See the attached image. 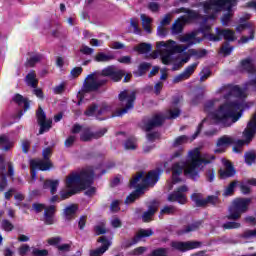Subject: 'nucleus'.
Returning a JSON list of instances; mask_svg holds the SVG:
<instances>
[{
  "label": "nucleus",
  "mask_w": 256,
  "mask_h": 256,
  "mask_svg": "<svg viewBox=\"0 0 256 256\" xmlns=\"http://www.w3.org/2000/svg\"><path fill=\"white\" fill-rule=\"evenodd\" d=\"M183 13H187V16L182 17L183 23H190V21H197L201 19V14L197 13L195 10H190L187 8H181Z\"/></svg>",
  "instance_id": "b1692460"
},
{
  "label": "nucleus",
  "mask_w": 256,
  "mask_h": 256,
  "mask_svg": "<svg viewBox=\"0 0 256 256\" xmlns=\"http://www.w3.org/2000/svg\"><path fill=\"white\" fill-rule=\"evenodd\" d=\"M15 226H13V223H11V221L4 219L2 220V229H4V231H13Z\"/></svg>",
  "instance_id": "0e129e2a"
},
{
  "label": "nucleus",
  "mask_w": 256,
  "mask_h": 256,
  "mask_svg": "<svg viewBox=\"0 0 256 256\" xmlns=\"http://www.w3.org/2000/svg\"><path fill=\"white\" fill-rule=\"evenodd\" d=\"M156 47L157 49L164 47V49L160 51V57L164 65H171L175 53H183V51L187 49V47H184L183 45H177V42L173 40L156 42Z\"/></svg>",
  "instance_id": "423d86ee"
},
{
  "label": "nucleus",
  "mask_w": 256,
  "mask_h": 256,
  "mask_svg": "<svg viewBox=\"0 0 256 256\" xmlns=\"http://www.w3.org/2000/svg\"><path fill=\"white\" fill-rule=\"evenodd\" d=\"M191 201H193L196 207H205V199H203V194L201 193H193Z\"/></svg>",
  "instance_id": "473e14b6"
},
{
  "label": "nucleus",
  "mask_w": 256,
  "mask_h": 256,
  "mask_svg": "<svg viewBox=\"0 0 256 256\" xmlns=\"http://www.w3.org/2000/svg\"><path fill=\"white\" fill-rule=\"evenodd\" d=\"M203 243L199 241H187V242H181V241H172L170 243V246L175 251H180L181 253H185L187 251H191L193 249H199Z\"/></svg>",
  "instance_id": "f8f14e48"
},
{
  "label": "nucleus",
  "mask_w": 256,
  "mask_h": 256,
  "mask_svg": "<svg viewBox=\"0 0 256 256\" xmlns=\"http://www.w3.org/2000/svg\"><path fill=\"white\" fill-rule=\"evenodd\" d=\"M219 203H221V201L219 200V196L210 195L205 198L204 207H206L208 205H213L215 207V206L219 205Z\"/></svg>",
  "instance_id": "e433bc0d"
},
{
  "label": "nucleus",
  "mask_w": 256,
  "mask_h": 256,
  "mask_svg": "<svg viewBox=\"0 0 256 256\" xmlns=\"http://www.w3.org/2000/svg\"><path fill=\"white\" fill-rule=\"evenodd\" d=\"M181 115V110L179 108L169 110V116H163V114H155L149 119H144V130L149 133V131H153V129H157V127H162L163 123H165L166 119H177Z\"/></svg>",
  "instance_id": "0eeeda50"
},
{
  "label": "nucleus",
  "mask_w": 256,
  "mask_h": 256,
  "mask_svg": "<svg viewBox=\"0 0 256 256\" xmlns=\"http://www.w3.org/2000/svg\"><path fill=\"white\" fill-rule=\"evenodd\" d=\"M221 39H225L227 43L229 41H235V31L231 29H221V28H216V35L215 34H208V40L209 41H221Z\"/></svg>",
  "instance_id": "9b49d317"
},
{
  "label": "nucleus",
  "mask_w": 256,
  "mask_h": 256,
  "mask_svg": "<svg viewBox=\"0 0 256 256\" xmlns=\"http://www.w3.org/2000/svg\"><path fill=\"white\" fill-rule=\"evenodd\" d=\"M101 77H109L114 83H119L124 77V83H129L133 75L126 74L125 70L117 69V66L111 65L104 68L101 72L89 74L86 78L88 81L86 80L83 84V91L85 93H91L93 91H99L101 87H105V84L109 83V80Z\"/></svg>",
  "instance_id": "f03ea898"
},
{
  "label": "nucleus",
  "mask_w": 256,
  "mask_h": 256,
  "mask_svg": "<svg viewBox=\"0 0 256 256\" xmlns=\"http://www.w3.org/2000/svg\"><path fill=\"white\" fill-rule=\"evenodd\" d=\"M203 224V221H197L187 226H184L183 229L178 231V235H185V233H191V231H197Z\"/></svg>",
  "instance_id": "cd10ccee"
},
{
  "label": "nucleus",
  "mask_w": 256,
  "mask_h": 256,
  "mask_svg": "<svg viewBox=\"0 0 256 256\" xmlns=\"http://www.w3.org/2000/svg\"><path fill=\"white\" fill-rule=\"evenodd\" d=\"M179 33H183V23L178 19L172 25V35H179Z\"/></svg>",
  "instance_id": "a18cd8bd"
},
{
  "label": "nucleus",
  "mask_w": 256,
  "mask_h": 256,
  "mask_svg": "<svg viewBox=\"0 0 256 256\" xmlns=\"http://www.w3.org/2000/svg\"><path fill=\"white\" fill-rule=\"evenodd\" d=\"M209 77H211V70L209 68H204L201 72H200V81H207V79H209Z\"/></svg>",
  "instance_id": "e2e57ef3"
},
{
  "label": "nucleus",
  "mask_w": 256,
  "mask_h": 256,
  "mask_svg": "<svg viewBox=\"0 0 256 256\" xmlns=\"http://www.w3.org/2000/svg\"><path fill=\"white\" fill-rule=\"evenodd\" d=\"M198 65H199V62H194L193 64L187 66L185 70L182 72V74H184V76L187 79H189V77H191V75L195 73V70L197 69Z\"/></svg>",
  "instance_id": "ea45409f"
},
{
  "label": "nucleus",
  "mask_w": 256,
  "mask_h": 256,
  "mask_svg": "<svg viewBox=\"0 0 256 256\" xmlns=\"http://www.w3.org/2000/svg\"><path fill=\"white\" fill-rule=\"evenodd\" d=\"M150 256H167V248H157L151 252Z\"/></svg>",
  "instance_id": "69168bd1"
},
{
  "label": "nucleus",
  "mask_w": 256,
  "mask_h": 256,
  "mask_svg": "<svg viewBox=\"0 0 256 256\" xmlns=\"http://www.w3.org/2000/svg\"><path fill=\"white\" fill-rule=\"evenodd\" d=\"M211 161H215V155L205 154L204 158H201V151L199 148L190 150L188 153V166L185 169V175L193 181H197V179H199V171H201L203 163L204 165H209Z\"/></svg>",
  "instance_id": "20e7f679"
},
{
  "label": "nucleus",
  "mask_w": 256,
  "mask_h": 256,
  "mask_svg": "<svg viewBox=\"0 0 256 256\" xmlns=\"http://www.w3.org/2000/svg\"><path fill=\"white\" fill-rule=\"evenodd\" d=\"M187 191H189L187 185H182L178 187L177 190L173 191L168 195V201H170L171 203L177 202L180 203V205H185V203H187V196L185 195Z\"/></svg>",
  "instance_id": "ddd939ff"
},
{
  "label": "nucleus",
  "mask_w": 256,
  "mask_h": 256,
  "mask_svg": "<svg viewBox=\"0 0 256 256\" xmlns=\"http://www.w3.org/2000/svg\"><path fill=\"white\" fill-rule=\"evenodd\" d=\"M151 49H153V46H151V44L141 43L135 48V51H137L140 54H143L150 53Z\"/></svg>",
  "instance_id": "37998d69"
},
{
  "label": "nucleus",
  "mask_w": 256,
  "mask_h": 256,
  "mask_svg": "<svg viewBox=\"0 0 256 256\" xmlns=\"http://www.w3.org/2000/svg\"><path fill=\"white\" fill-rule=\"evenodd\" d=\"M105 133H107L106 128L97 132H91V128H84L80 134V141L87 143L89 141H93V139H101Z\"/></svg>",
  "instance_id": "2eb2a0df"
},
{
  "label": "nucleus",
  "mask_w": 256,
  "mask_h": 256,
  "mask_svg": "<svg viewBox=\"0 0 256 256\" xmlns=\"http://www.w3.org/2000/svg\"><path fill=\"white\" fill-rule=\"evenodd\" d=\"M40 130H39V134L43 135V133H45V131H49V129H51V125H53V120L49 119V120H45L44 122L40 123Z\"/></svg>",
  "instance_id": "49530a36"
},
{
  "label": "nucleus",
  "mask_w": 256,
  "mask_h": 256,
  "mask_svg": "<svg viewBox=\"0 0 256 256\" xmlns=\"http://www.w3.org/2000/svg\"><path fill=\"white\" fill-rule=\"evenodd\" d=\"M229 42H224L223 46L221 47V51L224 55H231L233 53V46H229Z\"/></svg>",
  "instance_id": "680f3d73"
},
{
  "label": "nucleus",
  "mask_w": 256,
  "mask_h": 256,
  "mask_svg": "<svg viewBox=\"0 0 256 256\" xmlns=\"http://www.w3.org/2000/svg\"><path fill=\"white\" fill-rule=\"evenodd\" d=\"M0 149H2V151H9L13 149V141L9 139V136L5 134L0 136Z\"/></svg>",
  "instance_id": "bb28decb"
},
{
  "label": "nucleus",
  "mask_w": 256,
  "mask_h": 256,
  "mask_svg": "<svg viewBox=\"0 0 256 256\" xmlns=\"http://www.w3.org/2000/svg\"><path fill=\"white\" fill-rule=\"evenodd\" d=\"M237 185H239V181L234 180L232 181L224 190V197H231V195H233V193H235V187H237Z\"/></svg>",
  "instance_id": "c9c22d12"
},
{
  "label": "nucleus",
  "mask_w": 256,
  "mask_h": 256,
  "mask_svg": "<svg viewBox=\"0 0 256 256\" xmlns=\"http://www.w3.org/2000/svg\"><path fill=\"white\" fill-rule=\"evenodd\" d=\"M40 61H43V55L41 54H36L32 57H30V59L28 60V65L29 67H35V65H37V63H39Z\"/></svg>",
  "instance_id": "8fccbe9b"
},
{
  "label": "nucleus",
  "mask_w": 256,
  "mask_h": 256,
  "mask_svg": "<svg viewBox=\"0 0 256 256\" xmlns=\"http://www.w3.org/2000/svg\"><path fill=\"white\" fill-rule=\"evenodd\" d=\"M188 53L190 57H196V59H203L205 55H207V50H197V49H189Z\"/></svg>",
  "instance_id": "a19ab883"
},
{
  "label": "nucleus",
  "mask_w": 256,
  "mask_h": 256,
  "mask_svg": "<svg viewBox=\"0 0 256 256\" xmlns=\"http://www.w3.org/2000/svg\"><path fill=\"white\" fill-rule=\"evenodd\" d=\"M241 69L242 71H246V73H255V66L253 65V59L246 58L242 60Z\"/></svg>",
  "instance_id": "c756f323"
},
{
  "label": "nucleus",
  "mask_w": 256,
  "mask_h": 256,
  "mask_svg": "<svg viewBox=\"0 0 256 256\" xmlns=\"http://www.w3.org/2000/svg\"><path fill=\"white\" fill-rule=\"evenodd\" d=\"M36 117L39 125L40 123H44L45 121H47V114H45V111H43V108H41V106H39L38 110L36 111Z\"/></svg>",
  "instance_id": "de8ad7c7"
},
{
  "label": "nucleus",
  "mask_w": 256,
  "mask_h": 256,
  "mask_svg": "<svg viewBox=\"0 0 256 256\" xmlns=\"http://www.w3.org/2000/svg\"><path fill=\"white\" fill-rule=\"evenodd\" d=\"M147 207H148V211H145L142 214V221L144 223H149V221H151L153 219V216L155 215V213H157V211H159V201L153 200V201L149 202Z\"/></svg>",
  "instance_id": "6ab92c4d"
},
{
  "label": "nucleus",
  "mask_w": 256,
  "mask_h": 256,
  "mask_svg": "<svg viewBox=\"0 0 256 256\" xmlns=\"http://www.w3.org/2000/svg\"><path fill=\"white\" fill-rule=\"evenodd\" d=\"M54 215H55L54 205H50L48 208H45L44 221L46 225H53V223H55V220L53 219Z\"/></svg>",
  "instance_id": "a878e982"
},
{
  "label": "nucleus",
  "mask_w": 256,
  "mask_h": 256,
  "mask_svg": "<svg viewBox=\"0 0 256 256\" xmlns=\"http://www.w3.org/2000/svg\"><path fill=\"white\" fill-rule=\"evenodd\" d=\"M31 252V246L29 244H22L18 248V255L19 256H27Z\"/></svg>",
  "instance_id": "3c124183"
},
{
  "label": "nucleus",
  "mask_w": 256,
  "mask_h": 256,
  "mask_svg": "<svg viewBox=\"0 0 256 256\" xmlns=\"http://www.w3.org/2000/svg\"><path fill=\"white\" fill-rule=\"evenodd\" d=\"M161 173L162 170L160 168L149 171L146 177L142 178L144 187H153L155 184H157L159 177H161Z\"/></svg>",
  "instance_id": "dca6fc26"
},
{
  "label": "nucleus",
  "mask_w": 256,
  "mask_h": 256,
  "mask_svg": "<svg viewBox=\"0 0 256 256\" xmlns=\"http://www.w3.org/2000/svg\"><path fill=\"white\" fill-rule=\"evenodd\" d=\"M37 74H35V71H31L26 75L25 81L29 87H32V89H37V85H39V80H37Z\"/></svg>",
  "instance_id": "c85d7f7f"
},
{
  "label": "nucleus",
  "mask_w": 256,
  "mask_h": 256,
  "mask_svg": "<svg viewBox=\"0 0 256 256\" xmlns=\"http://www.w3.org/2000/svg\"><path fill=\"white\" fill-rule=\"evenodd\" d=\"M75 213H77V208L75 205L68 206L64 210V215L68 221H71V219L75 217Z\"/></svg>",
  "instance_id": "58836bf2"
},
{
  "label": "nucleus",
  "mask_w": 256,
  "mask_h": 256,
  "mask_svg": "<svg viewBox=\"0 0 256 256\" xmlns=\"http://www.w3.org/2000/svg\"><path fill=\"white\" fill-rule=\"evenodd\" d=\"M113 59H115V55H107L103 52H99L94 58L97 63H109V61H113Z\"/></svg>",
  "instance_id": "2f4dec72"
},
{
  "label": "nucleus",
  "mask_w": 256,
  "mask_h": 256,
  "mask_svg": "<svg viewBox=\"0 0 256 256\" xmlns=\"http://www.w3.org/2000/svg\"><path fill=\"white\" fill-rule=\"evenodd\" d=\"M12 101H14V103H17V105L19 107H23L24 110H21L19 112L20 117H22V115H24L25 111H27V109H29V99L23 97V95H21V94H16L12 98Z\"/></svg>",
  "instance_id": "5701e85b"
},
{
  "label": "nucleus",
  "mask_w": 256,
  "mask_h": 256,
  "mask_svg": "<svg viewBox=\"0 0 256 256\" xmlns=\"http://www.w3.org/2000/svg\"><path fill=\"white\" fill-rule=\"evenodd\" d=\"M149 69H151V63H148V62L141 63L138 67L139 75L140 76L145 75V73H147Z\"/></svg>",
  "instance_id": "6e6d98bb"
},
{
  "label": "nucleus",
  "mask_w": 256,
  "mask_h": 256,
  "mask_svg": "<svg viewBox=\"0 0 256 256\" xmlns=\"http://www.w3.org/2000/svg\"><path fill=\"white\" fill-rule=\"evenodd\" d=\"M187 166V162H176L172 165V181L173 183H179L181 178L179 175L185 171V167Z\"/></svg>",
  "instance_id": "aec40b11"
},
{
  "label": "nucleus",
  "mask_w": 256,
  "mask_h": 256,
  "mask_svg": "<svg viewBox=\"0 0 256 256\" xmlns=\"http://www.w3.org/2000/svg\"><path fill=\"white\" fill-rule=\"evenodd\" d=\"M236 220L225 222L222 225V229H239L241 227V223L235 222Z\"/></svg>",
  "instance_id": "5fc2aeb1"
},
{
  "label": "nucleus",
  "mask_w": 256,
  "mask_h": 256,
  "mask_svg": "<svg viewBox=\"0 0 256 256\" xmlns=\"http://www.w3.org/2000/svg\"><path fill=\"white\" fill-rule=\"evenodd\" d=\"M251 205V198L235 199L229 208V215L226 216L228 221H239L243 213H247Z\"/></svg>",
  "instance_id": "6e6552de"
},
{
  "label": "nucleus",
  "mask_w": 256,
  "mask_h": 256,
  "mask_svg": "<svg viewBox=\"0 0 256 256\" xmlns=\"http://www.w3.org/2000/svg\"><path fill=\"white\" fill-rule=\"evenodd\" d=\"M245 29H248L249 36H242L240 38L239 42L242 44L249 43V41H253V39H255V31H256L255 24H253L252 22H247L244 24H240L236 27V31L238 33L245 31Z\"/></svg>",
  "instance_id": "4468645a"
},
{
  "label": "nucleus",
  "mask_w": 256,
  "mask_h": 256,
  "mask_svg": "<svg viewBox=\"0 0 256 256\" xmlns=\"http://www.w3.org/2000/svg\"><path fill=\"white\" fill-rule=\"evenodd\" d=\"M75 141H77V136L70 135L66 138L64 145L67 149H70V147H73V145H75Z\"/></svg>",
  "instance_id": "4d7b16f0"
},
{
  "label": "nucleus",
  "mask_w": 256,
  "mask_h": 256,
  "mask_svg": "<svg viewBox=\"0 0 256 256\" xmlns=\"http://www.w3.org/2000/svg\"><path fill=\"white\" fill-rule=\"evenodd\" d=\"M59 187V180H46L43 184V189H50L51 195L57 193V188Z\"/></svg>",
  "instance_id": "7c9ffc66"
},
{
  "label": "nucleus",
  "mask_w": 256,
  "mask_h": 256,
  "mask_svg": "<svg viewBox=\"0 0 256 256\" xmlns=\"http://www.w3.org/2000/svg\"><path fill=\"white\" fill-rule=\"evenodd\" d=\"M130 26L133 28V33H135V35H141L142 31L141 28H139V20L132 18L130 20Z\"/></svg>",
  "instance_id": "603ef678"
},
{
  "label": "nucleus",
  "mask_w": 256,
  "mask_h": 256,
  "mask_svg": "<svg viewBox=\"0 0 256 256\" xmlns=\"http://www.w3.org/2000/svg\"><path fill=\"white\" fill-rule=\"evenodd\" d=\"M242 237L244 239H251L253 237H256V228L254 230H246V231H244V233L242 234Z\"/></svg>",
  "instance_id": "774afa93"
},
{
  "label": "nucleus",
  "mask_w": 256,
  "mask_h": 256,
  "mask_svg": "<svg viewBox=\"0 0 256 256\" xmlns=\"http://www.w3.org/2000/svg\"><path fill=\"white\" fill-rule=\"evenodd\" d=\"M187 141H189V138L186 135L179 136L175 139L173 147H179V145H183Z\"/></svg>",
  "instance_id": "13d9d810"
},
{
  "label": "nucleus",
  "mask_w": 256,
  "mask_h": 256,
  "mask_svg": "<svg viewBox=\"0 0 256 256\" xmlns=\"http://www.w3.org/2000/svg\"><path fill=\"white\" fill-rule=\"evenodd\" d=\"M118 99L122 109L115 112V117H123V115L129 113V111L135 107V99H137V94L135 92L129 93V91L124 90L119 93Z\"/></svg>",
  "instance_id": "1a4fd4ad"
},
{
  "label": "nucleus",
  "mask_w": 256,
  "mask_h": 256,
  "mask_svg": "<svg viewBox=\"0 0 256 256\" xmlns=\"http://www.w3.org/2000/svg\"><path fill=\"white\" fill-rule=\"evenodd\" d=\"M51 155H53V149H51V147H47L43 149L42 157L44 161H51Z\"/></svg>",
  "instance_id": "bf43d9fd"
},
{
  "label": "nucleus",
  "mask_w": 256,
  "mask_h": 256,
  "mask_svg": "<svg viewBox=\"0 0 256 256\" xmlns=\"http://www.w3.org/2000/svg\"><path fill=\"white\" fill-rule=\"evenodd\" d=\"M98 243H102V246L95 250H91L90 256H101L103 255V253H105L109 249V247H111V242L107 240V237L105 236H101L98 239Z\"/></svg>",
  "instance_id": "412c9836"
},
{
  "label": "nucleus",
  "mask_w": 256,
  "mask_h": 256,
  "mask_svg": "<svg viewBox=\"0 0 256 256\" xmlns=\"http://www.w3.org/2000/svg\"><path fill=\"white\" fill-rule=\"evenodd\" d=\"M227 92L224 99L229 100L236 97L235 101H227L222 104L216 111L212 113V119L223 127H231L233 123H237L243 115V107L245 105V91L239 85L228 84L220 88V93Z\"/></svg>",
  "instance_id": "f257e3e1"
},
{
  "label": "nucleus",
  "mask_w": 256,
  "mask_h": 256,
  "mask_svg": "<svg viewBox=\"0 0 256 256\" xmlns=\"http://www.w3.org/2000/svg\"><path fill=\"white\" fill-rule=\"evenodd\" d=\"M31 256H49V250L39 249L37 247H31Z\"/></svg>",
  "instance_id": "c03bdc74"
},
{
  "label": "nucleus",
  "mask_w": 256,
  "mask_h": 256,
  "mask_svg": "<svg viewBox=\"0 0 256 256\" xmlns=\"http://www.w3.org/2000/svg\"><path fill=\"white\" fill-rule=\"evenodd\" d=\"M31 169H39V171H49L53 167L51 160H31Z\"/></svg>",
  "instance_id": "4be33fe9"
},
{
  "label": "nucleus",
  "mask_w": 256,
  "mask_h": 256,
  "mask_svg": "<svg viewBox=\"0 0 256 256\" xmlns=\"http://www.w3.org/2000/svg\"><path fill=\"white\" fill-rule=\"evenodd\" d=\"M236 5L237 0H209L204 2V11L205 13L210 11H227L221 18L222 25L227 27L233 17V7H236Z\"/></svg>",
  "instance_id": "39448f33"
},
{
  "label": "nucleus",
  "mask_w": 256,
  "mask_h": 256,
  "mask_svg": "<svg viewBox=\"0 0 256 256\" xmlns=\"http://www.w3.org/2000/svg\"><path fill=\"white\" fill-rule=\"evenodd\" d=\"M97 109H99V106L97 104L93 103L90 106H88V108L84 112V115L86 117H93V115H95L97 113Z\"/></svg>",
  "instance_id": "09e8293b"
},
{
  "label": "nucleus",
  "mask_w": 256,
  "mask_h": 256,
  "mask_svg": "<svg viewBox=\"0 0 256 256\" xmlns=\"http://www.w3.org/2000/svg\"><path fill=\"white\" fill-rule=\"evenodd\" d=\"M216 145L219 148L214 150V153H225L226 147L235 145V138H233V136L223 135L222 137L218 138Z\"/></svg>",
  "instance_id": "a211bd4d"
},
{
  "label": "nucleus",
  "mask_w": 256,
  "mask_h": 256,
  "mask_svg": "<svg viewBox=\"0 0 256 256\" xmlns=\"http://www.w3.org/2000/svg\"><path fill=\"white\" fill-rule=\"evenodd\" d=\"M63 241V238L61 236L57 237H51L47 240L48 245H51L52 247H56L58 249L59 245H61V242Z\"/></svg>",
  "instance_id": "864d4df0"
},
{
  "label": "nucleus",
  "mask_w": 256,
  "mask_h": 256,
  "mask_svg": "<svg viewBox=\"0 0 256 256\" xmlns=\"http://www.w3.org/2000/svg\"><path fill=\"white\" fill-rule=\"evenodd\" d=\"M153 235V230L151 229H142L140 230L135 237L132 238V240H126L123 243V247L125 249H129V247H133V245H137L138 241H141V239L145 237H151Z\"/></svg>",
  "instance_id": "f3484780"
},
{
  "label": "nucleus",
  "mask_w": 256,
  "mask_h": 256,
  "mask_svg": "<svg viewBox=\"0 0 256 256\" xmlns=\"http://www.w3.org/2000/svg\"><path fill=\"white\" fill-rule=\"evenodd\" d=\"M142 27L146 33H151V18L147 17V15H141Z\"/></svg>",
  "instance_id": "4c0bfd02"
},
{
  "label": "nucleus",
  "mask_w": 256,
  "mask_h": 256,
  "mask_svg": "<svg viewBox=\"0 0 256 256\" xmlns=\"http://www.w3.org/2000/svg\"><path fill=\"white\" fill-rule=\"evenodd\" d=\"M196 38H197V32H191V33L184 35L181 38V41H182V43H188L189 46H191V45H195V42H192V41L195 40Z\"/></svg>",
  "instance_id": "79ce46f5"
},
{
  "label": "nucleus",
  "mask_w": 256,
  "mask_h": 256,
  "mask_svg": "<svg viewBox=\"0 0 256 256\" xmlns=\"http://www.w3.org/2000/svg\"><path fill=\"white\" fill-rule=\"evenodd\" d=\"M143 177V172L138 173L131 181H130V187L135 188L137 187V183L141 181V178Z\"/></svg>",
  "instance_id": "338daca9"
},
{
  "label": "nucleus",
  "mask_w": 256,
  "mask_h": 256,
  "mask_svg": "<svg viewBox=\"0 0 256 256\" xmlns=\"http://www.w3.org/2000/svg\"><path fill=\"white\" fill-rule=\"evenodd\" d=\"M141 193H143V189H136L126 198L125 203H135V201H137V199H139V197L141 196Z\"/></svg>",
  "instance_id": "f704fd0d"
},
{
  "label": "nucleus",
  "mask_w": 256,
  "mask_h": 256,
  "mask_svg": "<svg viewBox=\"0 0 256 256\" xmlns=\"http://www.w3.org/2000/svg\"><path fill=\"white\" fill-rule=\"evenodd\" d=\"M125 149L135 150L137 145L135 144V138H128L124 143Z\"/></svg>",
  "instance_id": "052dcab7"
},
{
  "label": "nucleus",
  "mask_w": 256,
  "mask_h": 256,
  "mask_svg": "<svg viewBox=\"0 0 256 256\" xmlns=\"http://www.w3.org/2000/svg\"><path fill=\"white\" fill-rule=\"evenodd\" d=\"M255 134H256V113L253 114L252 118L247 124V127L243 131L244 140H237L235 141L234 145L242 149L243 145H249V143L253 141V137H255Z\"/></svg>",
  "instance_id": "9d476101"
},
{
  "label": "nucleus",
  "mask_w": 256,
  "mask_h": 256,
  "mask_svg": "<svg viewBox=\"0 0 256 256\" xmlns=\"http://www.w3.org/2000/svg\"><path fill=\"white\" fill-rule=\"evenodd\" d=\"M225 170H219V177L220 179H229V177H235V168L231 162L225 163Z\"/></svg>",
  "instance_id": "393cba45"
},
{
  "label": "nucleus",
  "mask_w": 256,
  "mask_h": 256,
  "mask_svg": "<svg viewBox=\"0 0 256 256\" xmlns=\"http://www.w3.org/2000/svg\"><path fill=\"white\" fill-rule=\"evenodd\" d=\"M94 179L95 170L91 166L83 168L79 172H71L65 179L66 188L69 190L60 192L61 199H69V197L77 195L79 191H85L87 187H91L95 183Z\"/></svg>",
  "instance_id": "7ed1b4c3"
},
{
  "label": "nucleus",
  "mask_w": 256,
  "mask_h": 256,
  "mask_svg": "<svg viewBox=\"0 0 256 256\" xmlns=\"http://www.w3.org/2000/svg\"><path fill=\"white\" fill-rule=\"evenodd\" d=\"M244 161L246 165H253L256 161V151L255 150H250L245 152L244 154Z\"/></svg>",
  "instance_id": "72a5a7b5"
}]
</instances>
